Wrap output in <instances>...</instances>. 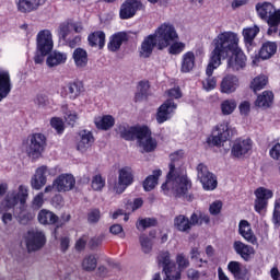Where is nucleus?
Returning <instances> with one entry per match:
<instances>
[{
	"label": "nucleus",
	"instance_id": "1",
	"mask_svg": "<svg viewBox=\"0 0 280 280\" xmlns=\"http://www.w3.org/2000/svg\"><path fill=\"white\" fill-rule=\"evenodd\" d=\"M213 50L210 54L207 71L209 75H213V71L222 65V60L228 59V69L231 71H240L246 67V55L240 48V36L232 31L219 33L212 40Z\"/></svg>",
	"mask_w": 280,
	"mask_h": 280
},
{
	"label": "nucleus",
	"instance_id": "2",
	"mask_svg": "<svg viewBox=\"0 0 280 280\" xmlns=\"http://www.w3.org/2000/svg\"><path fill=\"white\" fill-rule=\"evenodd\" d=\"M170 161L166 180L161 186L163 195L185 198L191 189V179L187 176V167H185V152L178 150L171 153Z\"/></svg>",
	"mask_w": 280,
	"mask_h": 280
},
{
	"label": "nucleus",
	"instance_id": "3",
	"mask_svg": "<svg viewBox=\"0 0 280 280\" xmlns=\"http://www.w3.org/2000/svg\"><path fill=\"white\" fill-rule=\"evenodd\" d=\"M166 95L170 98L158 108L155 116L158 124H165V121H168V119L174 117V113H176V108H178L176 103H174V100H180V97H183L180 88H173L167 90Z\"/></svg>",
	"mask_w": 280,
	"mask_h": 280
},
{
	"label": "nucleus",
	"instance_id": "4",
	"mask_svg": "<svg viewBox=\"0 0 280 280\" xmlns=\"http://www.w3.org/2000/svg\"><path fill=\"white\" fill-rule=\"evenodd\" d=\"M13 196H24V201H19V207L14 209V214L21 224H27L35 218V213L27 208V199L30 198V187L25 184L19 185L18 189H13Z\"/></svg>",
	"mask_w": 280,
	"mask_h": 280
},
{
	"label": "nucleus",
	"instance_id": "5",
	"mask_svg": "<svg viewBox=\"0 0 280 280\" xmlns=\"http://www.w3.org/2000/svg\"><path fill=\"white\" fill-rule=\"evenodd\" d=\"M153 36L158 40V49H160V51L167 49V47L178 40V32H176L174 24L170 22L161 24L153 33Z\"/></svg>",
	"mask_w": 280,
	"mask_h": 280
},
{
	"label": "nucleus",
	"instance_id": "6",
	"mask_svg": "<svg viewBox=\"0 0 280 280\" xmlns=\"http://www.w3.org/2000/svg\"><path fill=\"white\" fill-rule=\"evenodd\" d=\"M19 202H25V197L23 195L15 197L14 189L9 190L4 198L0 201L1 220L5 226H10V224H12L13 217L10 209H14Z\"/></svg>",
	"mask_w": 280,
	"mask_h": 280
},
{
	"label": "nucleus",
	"instance_id": "7",
	"mask_svg": "<svg viewBox=\"0 0 280 280\" xmlns=\"http://www.w3.org/2000/svg\"><path fill=\"white\" fill-rule=\"evenodd\" d=\"M132 183H135V173L132 172V167H121L118 171V182L109 184V191L119 196L124 194Z\"/></svg>",
	"mask_w": 280,
	"mask_h": 280
},
{
	"label": "nucleus",
	"instance_id": "8",
	"mask_svg": "<svg viewBox=\"0 0 280 280\" xmlns=\"http://www.w3.org/2000/svg\"><path fill=\"white\" fill-rule=\"evenodd\" d=\"M231 139V125L223 120L219 122L212 130L211 136L207 138L208 145H215L220 148L222 143H226Z\"/></svg>",
	"mask_w": 280,
	"mask_h": 280
},
{
	"label": "nucleus",
	"instance_id": "9",
	"mask_svg": "<svg viewBox=\"0 0 280 280\" xmlns=\"http://www.w3.org/2000/svg\"><path fill=\"white\" fill-rule=\"evenodd\" d=\"M25 244L28 253H36L47 244L45 232L39 230H31L26 233Z\"/></svg>",
	"mask_w": 280,
	"mask_h": 280
},
{
	"label": "nucleus",
	"instance_id": "10",
	"mask_svg": "<svg viewBox=\"0 0 280 280\" xmlns=\"http://www.w3.org/2000/svg\"><path fill=\"white\" fill-rule=\"evenodd\" d=\"M197 178L201 183L205 191H213L218 187V177L209 172V168L205 164L197 166Z\"/></svg>",
	"mask_w": 280,
	"mask_h": 280
},
{
	"label": "nucleus",
	"instance_id": "11",
	"mask_svg": "<svg viewBox=\"0 0 280 280\" xmlns=\"http://www.w3.org/2000/svg\"><path fill=\"white\" fill-rule=\"evenodd\" d=\"M47 176H56V170L49 168L46 165L36 168L35 174L31 178V187L36 191L43 189L47 185Z\"/></svg>",
	"mask_w": 280,
	"mask_h": 280
},
{
	"label": "nucleus",
	"instance_id": "12",
	"mask_svg": "<svg viewBox=\"0 0 280 280\" xmlns=\"http://www.w3.org/2000/svg\"><path fill=\"white\" fill-rule=\"evenodd\" d=\"M137 141L141 152H154L159 145L156 139L152 138V131L148 127H142Z\"/></svg>",
	"mask_w": 280,
	"mask_h": 280
},
{
	"label": "nucleus",
	"instance_id": "13",
	"mask_svg": "<svg viewBox=\"0 0 280 280\" xmlns=\"http://www.w3.org/2000/svg\"><path fill=\"white\" fill-rule=\"evenodd\" d=\"M253 150V140L250 138H238L234 141L231 154L234 159H246Z\"/></svg>",
	"mask_w": 280,
	"mask_h": 280
},
{
	"label": "nucleus",
	"instance_id": "14",
	"mask_svg": "<svg viewBox=\"0 0 280 280\" xmlns=\"http://www.w3.org/2000/svg\"><path fill=\"white\" fill-rule=\"evenodd\" d=\"M46 139L43 133H35L31 138V143L26 148V154L31 159H39L45 150Z\"/></svg>",
	"mask_w": 280,
	"mask_h": 280
},
{
	"label": "nucleus",
	"instance_id": "15",
	"mask_svg": "<svg viewBox=\"0 0 280 280\" xmlns=\"http://www.w3.org/2000/svg\"><path fill=\"white\" fill-rule=\"evenodd\" d=\"M36 40L38 54L47 55L54 49V36L51 35V31H39Z\"/></svg>",
	"mask_w": 280,
	"mask_h": 280
},
{
	"label": "nucleus",
	"instance_id": "16",
	"mask_svg": "<svg viewBox=\"0 0 280 280\" xmlns=\"http://www.w3.org/2000/svg\"><path fill=\"white\" fill-rule=\"evenodd\" d=\"M139 10H143V3L140 0H126L119 10V18L122 21H128L132 19Z\"/></svg>",
	"mask_w": 280,
	"mask_h": 280
},
{
	"label": "nucleus",
	"instance_id": "17",
	"mask_svg": "<svg viewBox=\"0 0 280 280\" xmlns=\"http://www.w3.org/2000/svg\"><path fill=\"white\" fill-rule=\"evenodd\" d=\"M254 196H256L254 209L257 213H261L268 207V200L275 196V192L266 187H259L254 191Z\"/></svg>",
	"mask_w": 280,
	"mask_h": 280
},
{
	"label": "nucleus",
	"instance_id": "18",
	"mask_svg": "<svg viewBox=\"0 0 280 280\" xmlns=\"http://www.w3.org/2000/svg\"><path fill=\"white\" fill-rule=\"evenodd\" d=\"M158 265L163 268V271L165 273V277H167L168 280H172L176 276V266H174L172 258L170 257V253L167 250H162L159 253L156 258Z\"/></svg>",
	"mask_w": 280,
	"mask_h": 280
},
{
	"label": "nucleus",
	"instance_id": "19",
	"mask_svg": "<svg viewBox=\"0 0 280 280\" xmlns=\"http://www.w3.org/2000/svg\"><path fill=\"white\" fill-rule=\"evenodd\" d=\"M54 187L59 194L71 191L75 187V177L71 174H61L54 180Z\"/></svg>",
	"mask_w": 280,
	"mask_h": 280
},
{
	"label": "nucleus",
	"instance_id": "20",
	"mask_svg": "<svg viewBox=\"0 0 280 280\" xmlns=\"http://www.w3.org/2000/svg\"><path fill=\"white\" fill-rule=\"evenodd\" d=\"M228 270L234 277V280H250V271L240 261H230Z\"/></svg>",
	"mask_w": 280,
	"mask_h": 280
},
{
	"label": "nucleus",
	"instance_id": "21",
	"mask_svg": "<svg viewBox=\"0 0 280 280\" xmlns=\"http://www.w3.org/2000/svg\"><path fill=\"white\" fill-rule=\"evenodd\" d=\"M12 93V77L10 71L0 68V102H3Z\"/></svg>",
	"mask_w": 280,
	"mask_h": 280
},
{
	"label": "nucleus",
	"instance_id": "22",
	"mask_svg": "<svg viewBox=\"0 0 280 280\" xmlns=\"http://www.w3.org/2000/svg\"><path fill=\"white\" fill-rule=\"evenodd\" d=\"M240 89V79L233 74L225 75L220 84V91L221 93H224L225 95H231L235 93Z\"/></svg>",
	"mask_w": 280,
	"mask_h": 280
},
{
	"label": "nucleus",
	"instance_id": "23",
	"mask_svg": "<svg viewBox=\"0 0 280 280\" xmlns=\"http://www.w3.org/2000/svg\"><path fill=\"white\" fill-rule=\"evenodd\" d=\"M82 93H84V85L80 81L70 82L61 90L62 97H69V100H78Z\"/></svg>",
	"mask_w": 280,
	"mask_h": 280
},
{
	"label": "nucleus",
	"instance_id": "24",
	"mask_svg": "<svg viewBox=\"0 0 280 280\" xmlns=\"http://www.w3.org/2000/svg\"><path fill=\"white\" fill-rule=\"evenodd\" d=\"M95 143L93 133L89 130H81L77 140V150L79 152H86L91 145Z\"/></svg>",
	"mask_w": 280,
	"mask_h": 280
},
{
	"label": "nucleus",
	"instance_id": "25",
	"mask_svg": "<svg viewBox=\"0 0 280 280\" xmlns=\"http://www.w3.org/2000/svg\"><path fill=\"white\" fill-rule=\"evenodd\" d=\"M238 233L245 240V242H248L249 244H253V246H256L257 236L255 235V232H253V228L247 220L240 221Z\"/></svg>",
	"mask_w": 280,
	"mask_h": 280
},
{
	"label": "nucleus",
	"instance_id": "26",
	"mask_svg": "<svg viewBox=\"0 0 280 280\" xmlns=\"http://www.w3.org/2000/svg\"><path fill=\"white\" fill-rule=\"evenodd\" d=\"M233 249L235 250L236 255H240L244 261H250L253 255H255V248L250 245H246L242 241H235L233 243Z\"/></svg>",
	"mask_w": 280,
	"mask_h": 280
},
{
	"label": "nucleus",
	"instance_id": "27",
	"mask_svg": "<svg viewBox=\"0 0 280 280\" xmlns=\"http://www.w3.org/2000/svg\"><path fill=\"white\" fill-rule=\"evenodd\" d=\"M143 130V127H130L127 124H122L117 128L118 135L126 141H132V139H138L139 135Z\"/></svg>",
	"mask_w": 280,
	"mask_h": 280
},
{
	"label": "nucleus",
	"instance_id": "28",
	"mask_svg": "<svg viewBox=\"0 0 280 280\" xmlns=\"http://www.w3.org/2000/svg\"><path fill=\"white\" fill-rule=\"evenodd\" d=\"M154 47L159 48V39H156L154 34H151L147 36L141 44V56L143 58H150V56H152V51H154Z\"/></svg>",
	"mask_w": 280,
	"mask_h": 280
},
{
	"label": "nucleus",
	"instance_id": "29",
	"mask_svg": "<svg viewBox=\"0 0 280 280\" xmlns=\"http://www.w3.org/2000/svg\"><path fill=\"white\" fill-rule=\"evenodd\" d=\"M194 69H196V54L189 50L182 56L180 72L191 73Z\"/></svg>",
	"mask_w": 280,
	"mask_h": 280
},
{
	"label": "nucleus",
	"instance_id": "30",
	"mask_svg": "<svg viewBox=\"0 0 280 280\" xmlns=\"http://www.w3.org/2000/svg\"><path fill=\"white\" fill-rule=\"evenodd\" d=\"M72 60L77 69H84L89 65V52L83 48H77L73 50Z\"/></svg>",
	"mask_w": 280,
	"mask_h": 280
},
{
	"label": "nucleus",
	"instance_id": "31",
	"mask_svg": "<svg viewBox=\"0 0 280 280\" xmlns=\"http://www.w3.org/2000/svg\"><path fill=\"white\" fill-rule=\"evenodd\" d=\"M68 55L67 52H60L55 50L50 52L46 59V65L49 69L54 67H59V65H65L67 62Z\"/></svg>",
	"mask_w": 280,
	"mask_h": 280
},
{
	"label": "nucleus",
	"instance_id": "32",
	"mask_svg": "<svg viewBox=\"0 0 280 280\" xmlns=\"http://www.w3.org/2000/svg\"><path fill=\"white\" fill-rule=\"evenodd\" d=\"M126 40H128V34L126 32H118L110 36L107 47L109 51H118Z\"/></svg>",
	"mask_w": 280,
	"mask_h": 280
},
{
	"label": "nucleus",
	"instance_id": "33",
	"mask_svg": "<svg viewBox=\"0 0 280 280\" xmlns=\"http://www.w3.org/2000/svg\"><path fill=\"white\" fill-rule=\"evenodd\" d=\"M88 40L91 47L104 49V45H106V34L103 31H96L88 36Z\"/></svg>",
	"mask_w": 280,
	"mask_h": 280
},
{
	"label": "nucleus",
	"instance_id": "34",
	"mask_svg": "<svg viewBox=\"0 0 280 280\" xmlns=\"http://www.w3.org/2000/svg\"><path fill=\"white\" fill-rule=\"evenodd\" d=\"M37 220L39 224L44 225L56 224L58 222V215L47 209H42L37 214Z\"/></svg>",
	"mask_w": 280,
	"mask_h": 280
},
{
	"label": "nucleus",
	"instance_id": "35",
	"mask_svg": "<svg viewBox=\"0 0 280 280\" xmlns=\"http://www.w3.org/2000/svg\"><path fill=\"white\" fill-rule=\"evenodd\" d=\"M40 1L43 0H19L18 10L23 14H27V12H34V10H38Z\"/></svg>",
	"mask_w": 280,
	"mask_h": 280
},
{
	"label": "nucleus",
	"instance_id": "36",
	"mask_svg": "<svg viewBox=\"0 0 280 280\" xmlns=\"http://www.w3.org/2000/svg\"><path fill=\"white\" fill-rule=\"evenodd\" d=\"M94 124L98 130H110L115 126V118L112 115L98 116Z\"/></svg>",
	"mask_w": 280,
	"mask_h": 280
},
{
	"label": "nucleus",
	"instance_id": "37",
	"mask_svg": "<svg viewBox=\"0 0 280 280\" xmlns=\"http://www.w3.org/2000/svg\"><path fill=\"white\" fill-rule=\"evenodd\" d=\"M163 176V171L155 170L152 175H149L143 182L144 191H152L159 185V178Z\"/></svg>",
	"mask_w": 280,
	"mask_h": 280
},
{
	"label": "nucleus",
	"instance_id": "38",
	"mask_svg": "<svg viewBox=\"0 0 280 280\" xmlns=\"http://www.w3.org/2000/svg\"><path fill=\"white\" fill-rule=\"evenodd\" d=\"M277 54V43L275 42H266L262 44L260 51H259V57L262 60H268L272 58V56Z\"/></svg>",
	"mask_w": 280,
	"mask_h": 280
},
{
	"label": "nucleus",
	"instance_id": "39",
	"mask_svg": "<svg viewBox=\"0 0 280 280\" xmlns=\"http://www.w3.org/2000/svg\"><path fill=\"white\" fill-rule=\"evenodd\" d=\"M275 100V95L270 91H265L260 94L255 104L258 108H270L272 106V101Z\"/></svg>",
	"mask_w": 280,
	"mask_h": 280
},
{
	"label": "nucleus",
	"instance_id": "40",
	"mask_svg": "<svg viewBox=\"0 0 280 280\" xmlns=\"http://www.w3.org/2000/svg\"><path fill=\"white\" fill-rule=\"evenodd\" d=\"M243 37H244V43L245 45H253V42L257 37V34H259V26L254 25L249 27L243 28Z\"/></svg>",
	"mask_w": 280,
	"mask_h": 280
},
{
	"label": "nucleus",
	"instance_id": "41",
	"mask_svg": "<svg viewBox=\"0 0 280 280\" xmlns=\"http://www.w3.org/2000/svg\"><path fill=\"white\" fill-rule=\"evenodd\" d=\"M174 228L182 233H187L191 229V223L187 217L179 214L174 219Z\"/></svg>",
	"mask_w": 280,
	"mask_h": 280
},
{
	"label": "nucleus",
	"instance_id": "42",
	"mask_svg": "<svg viewBox=\"0 0 280 280\" xmlns=\"http://www.w3.org/2000/svg\"><path fill=\"white\" fill-rule=\"evenodd\" d=\"M81 267L86 272H93L97 268V258L93 254L85 255L82 259Z\"/></svg>",
	"mask_w": 280,
	"mask_h": 280
},
{
	"label": "nucleus",
	"instance_id": "43",
	"mask_svg": "<svg viewBox=\"0 0 280 280\" xmlns=\"http://www.w3.org/2000/svg\"><path fill=\"white\" fill-rule=\"evenodd\" d=\"M235 108H237V101L235 98H228L221 103L222 115H233Z\"/></svg>",
	"mask_w": 280,
	"mask_h": 280
},
{
	"label": "nucleus",
	"instance_id": "44",
	"mask_svg": "<svg viewBox=\"0 0 280 280\" xmlns=\"http://www.w3.org/2000/svg\"><path fill=\"white\" fill-rule=\"evenodd\" d=\"M266 84H268V77L258 75L250 82V89L254 91V93H257V91L265 89Z\"/></svg>",
	"mask_w": 280,
	"mask_h": 280
},
{
	"label": "nucleus",
	"instance_id": "45",
	"mask_svg": "<svg viewBox=\"0 0 280 280\" xmlns=\"http://www.w3.org/2000/svg\"><path fill=\"white\" fill-rule=\"evenodd\" d=\"M139 242L142 253H144L145 255H150V253H152L153 246L152 238L148 237V235L145 234H141L139 236Z\"/></svg>",
	"mask_w": 280,
	"mask_h": 280
},
{
	"label": "nucleus",
	"instance_id": "46",
	"mask_svg": "<svg viewBox=\"0 0 280 280\" xmlns=\"http://www.w3.org/2000/svg\"><path fill=\"white\" fill-rule=\"evenodd\" d=\"M59 38H62V40H67L71 34H73V26L71 25V22L62 23L59 26Z\"/></svg>",
	"mask_w": 280,
	"mask_h": 280
},
{
	"label": "nucleus",
	"instance_id": "47",
	"mask_svg": "<svg viewBox=\"0 0 280 280\" xmlns=\"http://www.w3.org/2000/svg\"><path fill=\"white\" fill-rule=\"evenodd\" d=\"M91 187L94 191H102L103 187H106V178L101 174H96L92 177Z\"/></svg>",
	"mask_w": 280,
	"mask_h": 280
},
{
	"label": "nucleus",
	"instance_id": "48",
	"mask_svg": "<svg viewBox=\"0 0 280 280\" xmlns=\"http://www.w3.org/2000/svg\"><path fill=\"white\" fill-rule=\"evenodd\" d=\"M61 110L69 126H73L78 121V113H75L74 110H70L69 107H67V105H63Z\"/></svg>",
	"mask_w": 280,
	"mask_h": 280
},
{
	"label": "nucleus",
	"instance_id": "49",
	"mask_svg": "<svg viewBox=\"0 0 280 280\" xmlns=\"http://www.w3.org/2000/svg\"><path fill=\"white\" fill-rule=\"evenodd\" d=\"M185 43L175 40L168 46V54L172 56H178V54H183L185 51Z\"/></svg>",
	"mask_w": 280,
	"mask_h": 280
},
{
	"label": "nucleus",
	"instance_id": "50",
	"mask_svg": "<svg viewBox=\"0 0 280 280\" xmlns=\"http://www.w3.org/2000/svg\"><path fill=\"white\" fill-rule=\"evenodd\" d=\"M190 258L194 259L198 268H202V266H207V260H203L202 258H200V250L198 249V247L191 248Z\"/></svg>",
	"mask_w": 280,
	"mask_h": 280
},
{
	"label": "nucleus",
	"instance_id": "51",
	"mask_svg": "<svg viewBox=\"0 0 280 280\" xmlns=\"http://www.w3.org/2000/svg\"><path fill=\"white\" fill-rule=\"evenodd\" d=\"M206 75H208V78L206 80L202 81V86L205 89V91H213V89H215V86L218 85V81L215 80V77H212L213 74H208L207 73V68H206Z\"/></svg>",
	"mask_w": 280,
	"mask_h": 280
},
{
	"label": "nucleus",
	"instance_id": "52",
	"mask_svg": "<svg viewBox=\"0 0 280 280\" xmlns=\"http://www.w3.org/2000/svg\"><path fill=\"white\" fill-rule=\"evenodd\" d=\"M156 224V220L154 219H141L137 222L136 226L138 231H145V229H150V226H154Z\"/></svg>",
	"mask_w": 280,
	"mask_h": 280
},
{
	"label": "nucleus",
	"instance_id": "53",
	"mask_svg": "<svg viewBox=\"0 0 280 280\" xmlns=\"http://www.w3.org/2000/svg\"><path fill=\"white\" fill-rule=\"evenodd\" d=\"M50 126L58 132V135H61V132H65V121H62V118L54 117L50 119Z\"/></svg>",
	"mask_w": 280,
	"mask_h": 280
},
{
	"label": "nucleus",
	"instance_id": "54",
	"mask_svg": "<svg viewBox=\"0 0 280 280\" xmlns=\"http://www.w3.org/2000/svg\"><path fill=\"white\" fill-rule=\"evenodd\" d=\"M45 205V192L37 194L32 201L33 209H40Z\"/></svg>",
	"mask_w": 280,
	"mask_h": 280
},
{
	"label": "nucleus",
	"instance_id": "55",
	"mask_svg": "<svg viewBox=\"0 0 280 280\" xmlns=\"http://www.w3.org/2000/svg\"><path fill=\"white\" fill-rule=\"evenodd\" d=\"M176 264L178 265L179 270H185L186 268H189V259H187L184 254L177 255Z\"/></svg>",
	"mask_w": 280,
	"mask_h": 280
},
{
	"label": "nucleus",
	"instance_id": "56",
	"mask_svg": "<svg viewBox=\"0 0 280 280\" xmlns=\"http://www.w3.org/2000/svg\"><path fill=\"white\" fill-rule=\"evenodd\" d=\"M269 156L273 161H279L280 162V142H277L276 144H273L271 147V149L269 150Z\"/></svg>",
	"mask_w": 280,
	"mask_h": 280
},
{
	"label": "nucleus",
	"instance_id": "57",
	"mask_svg": "<svg viewBox=\"0 0 280 280\" xmlns=\"http://www.w3.org/2000/svg\"><path fill=\"white\" fill-rule=\"evenodd\" d=\"M209 211L211 215H219V213L222 211V201L221 200L213 201L209 207Z\"/></svg>",
	"mask_w": 280,
	"mask_h": 280
},
{
	"label": "nucleus",
	"instance_id": "58",
	"mask_svg": "<svg viewBox=\"0 0 280 280\" xmlns=\"http://www.w3.org/2000/svg\"><path fill=\"white\" fill-rule=\"evenodd\" d=\"M240 114L246 117L250 113V102L248 101H243L238 105Z\"/></svg>",
	"mask_w": 280,
	"mask_h": 280
},
{
	"label": "nucleus",
	"instance_id": "59",
	"mask_svg": "<svg viewBox=\"0 0 280 280\" xmlns=\"http://www.w3.org/2000/svg\"><path fill=\"white\" fill-rule=\"evenodd\" d=\"M100 218H102V214L97 209L91 210L88 214V220L92 224H95V222H100Z\"/></svg>",
	"mask_w": 280,
	"mask_h": 280
},
{
	"label": "nucleus",
	"instance_id": "60",
	"mask_svg": "<svg viewBox=\"0 0 280 280\" xmlns=\"http://www.w3.org/2000/svg\"><path fill=\"white\" fill-rule=\"evenodd\" d=\"M150 90V82L148 81H141L138 84V91L140 92V94H137V97H139V95H148V91Z\"/></svg>",
	"mask_w": 280,
	"mask_h": 280
},
{
	"label": "nucleus",
	"instance_id": "61",
	"mask_svg": "<svg viewBox=\"0 0 280 280\" xmlns=\"http://www.w3.org/2000/svg\"><path fill=\"white\" fill-rule=\"evenodd\" d=\"M109 231L113 235H120V237H126V234L124 233V228L121 224H114L109 228Z\"/></svg>",
	"mask_w": 280,
	"mask_h": 280
},
{
	"label": "nucleus",
	"instance_id": "62",
	"mask_svg": "<svg viewBox=\"0 0 280 280\" xmlns=\"http://www.w3.org/2000/svg\"><path fill=\"white\" fill-rule=\"evenodd\" d=\"M71 244V238L69 236H62L60 238V250L61 253H67Z\"/></svg>",
	"mask_w": 280,
	"mask_h": 280
},
{
	"label": "nucleus",
	"instance_id": "63",
	"mask_svg": "<svg viewBox=\"0 0 280 280\" xmlns=\"http://www.w3.org/2000/svg\"><path fill=\"white\" fill-rule=\"evenodd\" d=\"M86 242H89V236L83 235L75 242V250H84L86 247Z\"/></svg>",
	"mask_w": 280,
	"mask_h": 280
},
{
	"label": "nucleus",
	"instance_id": "64",
	"mask_svg": "<svg viewBox=\"0 0 280 280\" xmlns=\"http://www.w3.org/2000/svg\"><path fill=\"white\" fill-rule=\"evenodd\" d=\"M273 222L276 224H279V222H280V199H277L275 201Z\"/></svg>",
	"mask_w": 280,
	"mask_h": 280
}]
</instances>
